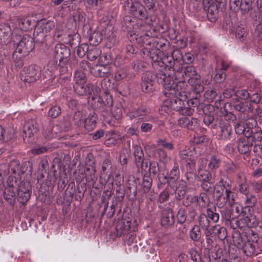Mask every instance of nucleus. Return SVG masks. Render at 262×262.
<instances>
[{
  "mask_svg": "<svg viewBox=\"0 0 262 262\" xmlns=\"http://www.w3.org/2000/svg\"><path fill=\"white\" fill-rule=\"evenodd\" d=\"M164 55V56L161 57L163 65L160 66L159 70V74L157 75L158 82L161 84L164 88L163 94L169 96L177 93V81L183 85L185 83L184 80L178 77L179 73L175 71V63L172 62L174 60L171 55H168L167 53Z\"/></svg>",
  "mask_w": 262,
  "mask_h": 262,
  "instance_id": "obj_1",
  "label": "nucleus"
},
{
  "mask_svg": "<svg viewBox=\"0 0 262 262\" xmlns=\"http://www.w3.org/2000/svg\"><path fill=\"white\" fill-rule=\"evenodd\" d=\"M136 41L139 44H147L155 48H157L162 54H165L170 49V43L164 38H152L147 34L139 36L138 34H134Z\"/></svg>",
  "mask_w": 262,
  "mask_h": 262,
  "instance_id": "obj_2",
  "label": "nucleus"
},
{
  "mask_svg": "<svg viewBox=\"0 0 262 262\" xmlns=\"http://www.w3.org/2000/svg\"><path fill=\"white\" fill-rule=\"evenodd\" d=\"M140 45L143 46V54L151 60L152 67L155 70L159 71L160 66L163 65V62L161 60L162 53L157 48L149 46V45Z\"/></svg>",
  "mask_w": 262,
  "mask_h": 262,
  "instance_id": "obj_3",
  "label": "nucleus"
},
{
  "mask_svg": "<svg viewBox=\"0 0 262 262\" xmlns=\"http://www.w3.org/2000/svg\"><path fill=\"white\" fill-rule=\"evenodd\" d=\"M20 76L25 82L32 83L38 80L41 76L40 67L35 64L25 67L21 71Z\"/></svg>",
  "mask_w": 262,
  "mask_h": 262,
  "instance_id": "obj_4",
  "label": "nucleus"
},
{
  "mask_svg": "<svg viewBox=\"0 0 262 262\" xmlns=\"http://www.w3.org/2000/svg\"><path fill=\"white\" fill-rule=\"evenodd\" d=\"M242 249L247 256L257 255L262 251V249L258 246L257 237L252 235L250 236Z\"/></svg>",
  "mask_w": 262,
  "mask_h": 262,
  "instance_id": "obj_5",
  "label": "nucleus"
},
{
  "mask_svg": "<svg viewBox=\"0 0 262 262\" xmlns=\"http://www.w3.org/2000/svg\"><path fill=\"white\" fill-rule=\"evenodd\" d=\"M112 163L110 160L105 159L104 160L102 166V171L100 176V181L101 184H108L113 185L114 182V178L111 172Z\"/></svg>",
  "mask_w": 262,
  "mask_h": 262,
  "instance_id": "obj_6",
  "label": "nucleus"
},
{
  "mask_svg": "<svg viewBox=\"0 0 262 262\" xmlns=\"http://www.w3.org/2000/svg\"><path fill=\"white\" fill-rule=\"evenodd\" d=\"M17 44L16 51L23 54L24 56L28 55L34 48L33 38L27 35L23 36L21 40L17 42Z\"/></svg>",
  "mask_w": 262,
  "mask_h": 262,
  "instance_id": "obj_7",
  "label": "nucleus"
},
{
  "mask_svg": "<svg viewBox=\"0 0 262 262\" xmlns=\"http://www.w3.org/2000/svg\"><path fill=\"white\" fill-rule=\"evenodd\" d=\"M212 3H209L208 6H204V9L207 11V14L215 15L219 11L224 12L227 6V0H212Z\"/></svg>",
  "mask_w": 262,
  "mask_h": 262,
  "instance_id": "obj_8",
  "label": "nucleus"
},
{
  "mask_svg": "<svg viewBox=\"0 0 262 262\" xmlns=\"http://www.w3.org/2000/svg\"><path fill=\"white\" fill-rule=\"evenodd\" d=\"M220 217L219 214L214 212L212 209L209 208L207 210V215L202 214L199 217V223L200 227L203 230L209 226L210 221L209 219L211 220L213 222L216 223L219 221Z\"/></svg>",
  "mask_w": 262,
  "mask_h": 262,
  "instance_id": "obj_9",
  "label": "nucleus"
},
{
  "mask_svg": "<svg viewBox=\"0 0 262 262\" xmlns=\"http://www.w3.org/2000/svg\"><path fill=\"white\" fill-rule=\"evenodd\" d=\"M236 196V193L231 190H225V194L217 197L216 205L219 208H223L228 203L229 206H232L235 203Z\"/></svg>",
  "mask_w": 262,
  "mask_h": 262,
  "instance_id": "obj_10",
  "label": "nucleus"
},
{
  "mask_svg": "<svg viewBox=\"0 0 262 262\" xmlns=\"http://www.w3.org/2000/svg\"><path fill=\"white\" fill-rule=\"evenodd\" d=\"M134 155L137 166L146 171L148 168V161L144 159L143 151L141 146L137 145L134 146Z\"/></svg>",
  "mask_w": 262,
  "mask_h": 262,
  "instance_id": "obj_11",
  "label": "nucleus"
},
{
  "mask_svg": "<svg viewBox=\"0 0 262 262\" xmlns=\"http://www.w3.org/2000/svg\"><path fill=\"white\" fill-rule=\"evenodd\" d=\"M250 141L247 138H241L237 142V148L238 151L244 155V159L249 161L250 158V147L252 143H250Z\"/></svg>",
  "mask_w": 262,
  "mask_h": 262,
  "instance_id": "obj_12",
  "label": "nucleus"
},
{
  "mask_svg": "<svg viewBox=\"0 0 262 262\" xmlns=\"http://www.w3.org/2000/svg\"><path fill=\"white\" fill-rule=\"evenodd\" d=\"M112 72L111 67L108 64L95 65L91 69V73L98 77H108Z\"/></svg>",
  "mask_w": 262,
  "mask_h": 262,
  "instance_id": "obj_13",
  "label": "nucleus"
},
{
  "mask_svg": "<svg viewBox=\"0 0 262 262\" xmlns=\"http://www.w3.org/2000/svg\"><path fill=\"white\" fill-rule=\"evenodd\" d=\"M71 52L70 49L64 45L57 44L55 48V57L57 60L64 62L67 61L70 57Z\"/></svg>",
  "mask_w": 262,
  "mask_h": 262,
  "instance_id": "obj_14",
  "label": "nucleus"
},
{
  "mask_svg": "<svg viewBox=\"0 0 262 262\" xmlns=\"http://www.w3.org/2000/svg\"><path fill=\"white\" fill-rule=\"evenodd\" d=\"M232 135V128L230 124L225 123L220 124L217 134L219 139L228 141L231 139Z\"/></svg>",
  "mask_w": 262,
  "mask_h": 262,
  "instance_id": "obj_15",
  "label": "nucleus"
},
{
  "mask_svg": "<svg viewBox=\"0 0 262 262\" xmlns=\"http://www.w3.org/2000/svg\"><path fill=\"white\" fill-rule=\"evenodd\" d=\"M38 130V126L37 122L34 120H28L24 125V133L25 134L24 140L26 138H31Z\"/></svg>",
  "mask_w": 262,
  "mask_h": 262,
  "instance_id": "obj_16",
  "label": "nucleus"
},
{
  "mask_svg": "<svg viewBox=\"0 0 262 262\" xmlns=\"http://www.w3.org/2000/svg\"><path fill=\"white\" fill-rule=\"evenodd\" d=\"M148 108L145 107H140L137 110L129 113V117L131 119L139 117L143 121H151L154 117L151 116H146L149 113Z\"/></svg>",
  "mask_w": 262,
  "mask_h": 262,
  "instance_id": "obj_17",
  "label": "nucleus"
},
{
  "mask_svg": "<svg viewBox=\"0 0 262 262\" xmlns=\"http://www.w3.org/2000/svg\"><path fill=\"white\" fill-rule=\"evenodd\" d=\"M182 84H180L177 81V86L176 87L177 93L175 95L171 96H166L167 97H172L171 99H170V105L171 108L177 111H179L181 110V108H182V106L185 105L184 102L180 98L177 97L178 95H180L181 92H179V86H181Z\"/></svg>",
  "mask_w": 262,
  "mask_h": 262,
  "instance_id": "obj_18",
  "label": "nucleus"
},
{
  "mask_svg": "<svg viewBox=\"0 0 262 262\" xmlns=\"http://www.w3.org/2000/svg\"><path fill=\"white\" fill-rule=\"evenodd\" d=\"M180 176V171L178 164L175 163L169 173L168 177H164V182H167L171 186L179 180Z\"/></svg>",
  "mask_w": 262,
  "mask_h": 262,
  "instance_id": "obj_19",
  "label": "nucleus"
},
{
  "mask_svg": "<svg viewBox=\"0 0 262 262\" xmlns=\"http://www.w3.org/2000/svg\"><path fill=\"white\" fill-rule=\"evenodd\" d=\"M174 214L170 209H165L162 211L161 224L165 228L171 226L174 224Z\"/></svg>",
  "mask_w": 262,
  "mask_h": 262,
  "instance_id": "obj_20",
  "label": "nucleus"
},
{
  "mask_svg": "<svg viewBox=\"0 0 262 262\" xmlns=\"http://www.w3.org/2000/svg\"><path fill=\"white\" fill-rule=\"evenodd\" d=\"M12 33L10 27L5 24L0 25V40L4 43H8L11 41Z\"/></svg>",
  "mask_w": 262,
  "mask_h": 262,
  "instance_id": "obj_21",
  "label": "nucleus"
},
{
  "mask_svg": "<svg viewBox=\"0 0 262 262\" xmlns=\"http://www.w3.org/2000/svg\"><path fill=\"white\" fill-rule=\"evenodd\" d=\"M170 55L172 58H173L174 61L172 62L174 64L175 63V71H177V73H181L183 70V55L182 52L180 50L176 49L170 52Z\"/></svg>",
  "mask_w": 262,
  "mask_h": 262,
  "instance_id": "obj_22",
  "label": "nucleus"
},
{
  "mask_svg": "<svg viewBox=\"0 0 262 262\" xmlns=\"http://www.w3.org/2000/svg\"><path fill=\"white\" fill-rule=\"evenodd\" d=\"M98 102L101 104L100 110L103 112H108L111 111V107L113 105L112 96L106 93L103 98L99 97Z\"/></svg>",
  "mask_w": 262,
  "mask_h": 262,
  "instance_id": "obj_23",
  "label": "nucleus"
},
{
  "mask_svg": "<svg viewBox=\"0 0 262 262\" xmlns=\"http://www.w3.org/2000/svg\"><path fill=\"white\" fill-rule=\"evenodd\" d=\"M251 235L245 233L242 234L239 232H235L233 235V241L234 244L239 249H242L247 241Z\"/></svg>",
  "mask_w": 262,
  "mask_h": 262,
  "instance_id": "obj_24",
  "label": "nucleus"
},
{
  "mask_svg": "<svg viewBox=\"0 0 262 262\" xmlns=\"http://www.w3.org/2000/svg\"><path fill=\"white\" fill-rule=\"evenodd\" d=\"M58 130L57 126H53L52 124L50 123L44 128L42 135L46 139L50 140L57 137Z\"/></svg>",
  "mask_w": 262,
  "mask_h": 262,
  "instance_id": "obj_25",
  "label": "nucleus"
},
{
  "mask_svg": "<svg viewBox=\"0 0 262 262\" xmlns=\"http://www.w3.org/2000/svg\"><path fill=\"white\" fill-rule=\"evenodd\" d=\"M190 202L201 207H205L209 202V198L205 193H200L199 196H193L190 198Z\"/></svg>",
  "mask_w": 262,
  "mask_h": 262,
  "instance_id": "obj_26",
  "label": "nucleus"
},
{
  "mask_svg": "<svg viewBox=\"0 0 262 262\" xmlns=\"http://www.w3.org/2000/svg\"><path fill=\"white\" fill-rule=\"evenodd\" d=\"M188 83L191 85L193 91L196 93L202 92L204 90V86L202 83L200 75L188 79Z\"/></svg>",
  "mask_w": 262,
  "mask_h": 262,
  "instance_id": "obj_27",
  "label": "nucleus"
},
{
  "mask_svg": "<svg viewBox=\"0 0 262 262\" xmlns=\"http://www.w3.org/2000/svg\"><path fill=\"white\" fill-rule=\"evenodd\" d=\"M93 85L89 83L86 85L84 84H75L74 86L75 92L80 96H84L91 94L93 91Z\"/></svg>",
  "mask_w": 262,
  "mask_h": 262,
  "instance_id": "obj_28",
  "label": "nucleus"
},
{
  "mask_svg": "<svg viewBox=\"0 0 262 262\" xmlns=\"http://www.w3.org/2000/svg\"><path fill=\"white\" fill-rule=\"evenodd\" d=\"M90 164H88V161H86V167L85 169V173L86 179L88 181H94L95 178L96 169L95 162L93 161L89 160Z\"/></svg>",
  "mask_w": 262,
  "mask_h": 262,
  "instance_id": "obj_29",
  "label": "nucleus"
},
{
  "mask_svg": "<svg viewBox=\"0 0 262 262\" xmlns=\"http://www.w3.org/2000/svg\"><path fill=\"white\" fill-rule=\"evenodd\" d=\"M14 136V130L12 128H4L0 126V141L8 142Z\"/></svg>",
  "mask_w": 262,
  "mask_h": 262,
  "instance_id": "obj_30",
  "label": "nucleus"
},
{
  "mask_svg": "<svg viewBox=\"0 0 262 262\" xmlns=\"http://www.w3.org/2000/svg\"><path fill=\"white\" fill-rule=\"evenodd\" d=\"M230 206L231 207L232 210V219L233 220V221H234V223H232L231 224V228L233 229H236L239 227V221L237 220V219L240 215L242 207L239 205L235 204V203L233 205Z\"/></svg>",
  "mask_w": 262,
  "mask_h": 262,
  "instance_id": "obj_31",
  "label": "nucleus"
},
{
  "mask_svg": "<svg viewBox=\"0 0 262 262\" xmlns=\"http://www.w3.org/2000/svg\"><path fill=\"white\" fill-rule=\"evenodd\" d=\"M36 27L40 28V30L45 31L47 33L54 27V23L53 21L48 20L43 18L39 21H37Z\"/></svg>",
  "mask_w": 262,
  "mask_h": 262,
  "instance_id": "obj_32",
  "label": "nucleus"
},
{
  "mask_svg": "<svg viewBox=\"0 0 262 262\" xmlns=\"http://www.w3.org/2000/svg\"><path fill=\"white\" fill-rule=\"evenodd\" d=\"M97 117L95 113H90L84 120V127L89 130L93 129L96 126Z\"/></svg>",
  "mask_w": 262,
  "mask_h": 262,
  "instance_id": "obj_33",
  "label": "nucleus"
},
{
  "mask_svg": "<svg viewBox=\"0 0 262 262\" xmlns=\"http://www.w3.org/2000/svg\"><path fill=\"white\" fill-rule=\"evenodd\" d=\"M8 174L11 172L12 174H18L19 176L24 173V171H20V163L17 160L11 161L9 164V166H8Z\"/></svg>",
  "mask_w": 262,
  "mask_h": 262,
  "instance_id": "obj_34",
  "label": "nucleus"
},
{
  "mask_svg": "<svg viewBox=\"0 0 262 262\" xmlns=\"http://www.w3.org/2000/svg\"><path fill=\"white\" fill-rule=\"evenodd\" d=\"M47 35V33L40 30V28L35 27L33 33V39L36 42L39 43H43Z\"/></svg>",
  "mask_w": 262,
  "mask_h": 262,
  "instance_id": "obj_35",
  "label": "nucleus"
},
{
  "mask_svg": "<svg viewBox=\"0 0 262 262\" xmlns=\"http://www.w3.org/2000/svg\"><path fill=\"white\" fill-rule=\"evenodd\" d=\"M186 182L181 180L179 182V185L176 189L175 198L177 200L182 199L186 193Z\"/></svg>",
  "mask_w": 262,
  "mask_h": 262,
  "instance_id": "obj_36",
  "label": "nucleus"
},
{
  "mask_svg": "<svg viewBox=\"0 0 262 262\" xmlns=\"http://www.w3.org/2000/svg\"><path fill=\"white\" fill-rule=\"evenodd\" d=\"M244 124L246 128V136H250V134L252 133V130L254 128H257V121L252 117H250L246 119Z\"/></svg>",
  "mask_w": 262,
  "mask_h": 262,
  "instance_id": "obj_37",
  "label": "nucleus"
},
{
  "mask_svg": "<svg viewBox=\"0 0 262 262\" xmlns=\"http://www.w3.org/2000/svg\"><path fill=\"white\" fill-rule=\"evenodd\" d=\"M246 137L251 142L260 141L262 140V130L260 128L257 127L252 130V133L250 136H246Z\"/></svg>",
  "mask_w": 262,
  "mask_h": 262,
  "instance_id": "obj_38",
  "label": "nucleus"
},
{
  "mask_svg": "<svg viewBox=\"0 0 262 262\" xmlns=\"http://www.w3.org/2000/svg\"><path fill=\"white\" fill-rule=\"evenodd\" d=\"M202 236L200 226L194 225L189 231V237L190 239L194 242L199 241Z\"/></svg>",
  "mask_w": 262,
  "mask_h": 262,
  "instance_id": "obj_39",
  "label": "nucleus"
},
{
  "mask_svg": "<svg viewBox=\"0 0 262 262\" xmlns=\"http://www.w3.org/2000/svg\"><path fill=\"white\" fill-rule=\"evenodd\" d=\"M159 74V73L155 74L151 71H147L142 77V80L141 83H155V79L157 78V80H158L157 75Z\"/></svg>",
  "mask_w": 262,
  "mask_h": 262,
  "instance_id": "obj_40",
  "label": "nucleus"
},
{
  "mask_svg": "<svg viewBox=\"0 0 262 262\" xmlns=\"http://www.w3.org/2000/svg\"><path fill=\"white\" fill-rule=\"evenodd\" d=\"M102 38V34L100 31H94L89 36L90 43L96 46L101 42Z\"/></svg>",
  "mask_w": 262,
  "mask_h": 262,
  "instance_id": "obj_41",
  "label": "nucleus"
},
{
  "mask_svg": "<svg viewBox=\"0 0 262 262\" xmlns=\"http://www.w3.org/2000/svg\"><path fill=\"white\" fill-rule=\"evenodd\" d=\"M220 210L222 217L227 222L229 223L230 227H231L232 223H234L232 219V210L231 209H228L226 207L221 208Z\"/></svg>",
  "mask_w": 262,
  "mask_h": 262,
  "instance_id": "obj_42",
  "label": "nucleus"
},
{
  "mask_svg": "<svg viewBox=\"0 0 262 262\" xmlns=\"http://www.w3.org/2000/svg\"><path fill=\"white\" fill-rule=\"evenodd\" d=\"M215 232L214 236H217L221 241L224 240L227 236V231L225 228L219 225H214Z\"/></svg>",
  "mask_w": 262,
  "mask_h": 262,
  "instance_id": "obj_43",
  "label": "nucleus"
},
{
  "mask_svg": "<svg viewBox=\"0 0 262 262\" xmlns=\"http://www.w3.org/2000/svg\"><path fill=\"white\" fill-rule=\"evenodd\" d=\"M196 75H199V74L196 72L195 68L192 66H188L185 68L184 74L182 76L184 79L185 76L188 77V79H191L196 77Z\"/></svg>",
  "mask_w": 262,
  "mask_h": 262,
  "instance_id": "obj_44",
  "label": "nucleus"
},
{
  "mask_svg": "<svg viewBox=\"0 0 262 262\" xmlns=\"http://www.w3.org/2000/svg\"><path fill=\"white\" fill-rule=\"evenodd\" d=\"M221 163V159L216 156H212L208 164V168L213 170L218 168Z\"/></svg>",
  "mask_w": 262,
  "mask_h": 262,
  "instance_id": "obj_45",
  "label": "nucleus"
},
{
  "mask_svg": "<svg viewBox=\"0 0 262 262\" xmlns=\"http://www.w3.org/2000/svg\"><path fill=\"white\" fill-rule=\"evenodd\" d=\"M246 35L247 32L245 25L241 24V25L238 26L236 28L235 37L241 41H243L245 39Z\"/></svg>",
  "mask_w": 262,
  "mask_h": 262,
  "instance_id": "obj_46",
  "label": "nucleus"
},
{
  "mask_svg": "<svg viewBox=\"0 0 262 262\" xmlns=\"http://www.w3.org/2000/svg\"><path fill=\"white\" fill-rule=\"evenodd\" d=\"M13 188L14 187H12L7 186L4 191V198L6 200L9 201L10 203H12L15 198V193Z\"/></svg>",
  "mask_w": 262,
  "mask_h": 262,
  "instance_id": "obj_47",
  "label": "nucleus"
},
{
  "mask_svg": "<svg viewBox=\"0 0 262 262\" xmlns=\"http://www.w3.org/2000/svg\"><path fill=\"white\" fill-rule=\"evenodd\" d=\"M25 56L23 55V54H20L16 51L14 52L12 57L14 66L16 68H19L23 66L24 62L22 58Z\"/></svg>",
  "mask_w": 262,
  "mask_h": 262,
  "instance_id": "obj_48",
  "label": "nucleus"
},
{
  "mask_svg": "<svg viewBox=\"0 0 262 262\" xmlns=\"http://www.w3.org/2000/svg\"><path fill=\"white\" fill-rule=\"evenodd\" d=\"M32 22L29 19V17H21L19 20V28L24 31H27L31 28V26H34V25H32Z\"/></svg>",
  "mask_w": 262,
  "mask_h": 262,
  "instance_id": "obj_49",
  "label": "nucleus"
},
{
  "mask_svg": "<svg viewBox=\"0 0 262 262\" xmlns=\"http://www.w3.org/2000/svg\"><path fill=\"white\" fill-rule=\"evenodd\" d=\"M75 84H85L86 82L85 73L80 71H76L74 74Z\"/></svg>",
  "mask_w": 262,
  "mask_h": 262,
  "instance_id": "obj_50",
  "label": "nucleus"
},
{
  "mask_svg": "<svg viewBox=\"0 0 262 262\" xmlns=\"http://www.w3.org/2000/svg\"><path fill=\"white\" fill-rule=\"evenodd\" d=\"M156 152L158 155L159 160L164 163H167L170 159V158L168 156L166 152L162 148H157L156 150Z\"/></svg>",
  "mask_w": 262,
  "mask_h": 262,
  "instance_id": "obj_51",
  "label": "nucleus"
},
{
  "mask_svg": "<svg viewBox=\"0 0 262 262\" xmlns=\"http://www.w3.org/2000/svg\"><path fill=\"white\" fill-rule=\"evenodd\" d=\"M201 187L204 191L209 193H212L214 190V184L211 180L202 182Z\"/></svg>",
  "mask_w": 262,
  "mask_h": 262,
  "instance_id": "obj_52",
  "label": "nucleus"
},
{
  "mask_svg": "<svg viewBox=\"0 0 262 262\" xmlns=\"http://www.w3.org/2000/svg\"><path fill=\"white\" fill-rule=\"evenodd\" d=\"M235 132L236 134L241 135L243 134L246 137V129L244 123L242 121H239L234 125Z\"/></svg>",
  "mask_w": 262,
  "mask_h": 262,
  "instance_id": "obj_53",
  "label": "nucleus"
},
{
  "mask_svg": "<svg viewBox=\"0 0 262 262\" xmlns=\"http://www.w3.org/2000/svg\"><path fill=\"white\" fill-rule=\"evenodd\" d=\"M31 192L17 191L18 201L21 204H25L30 198Z\"/></svg>",
  "mask_w": 262,
  "mask_h": 262,
  "instance_id": "obj_54",
  "label": "nucleus"
},
{
  "mask_svg": "<svg viewBox=\"0 0 262 262\" xmlns=\"http://www.w3.org/2000/svg\"><path fill=\"white\" fill-rule=\"evenodd\" d=\"M219 184L220 186H223L225 190H231L232 181L228 177L225 176L221 179Z\"/></svg>",
  "mask_w": 262,
  "mask_h": 262,
  "instance_id": "obj_55",
  "label": "nucleus"
},
{
  "mask_svg": "<svg viewBox=\"0 0 262 262\" xmlns=\"http://www.w3.org/2000/svg\"><path fill=\"white\" fill-rule=\"evenodd\" d=\"M101 51L96 48H93L88 51L87 57L90 60H94L96 59L100 55Z\"/></svg>",
  "mask_w": 262,
  "mask_h": 262,
  "instance_id": "obj_56",
  "label": "nucleus"
},
{
  "mask_svg": "<svg viewBox=\"0 0 262 262\" xmlns=\"http://www.w3.org/2000/svg\"><path fill=\"white\" fill-rule=\"evenodd\" d=\"M198 177L200 181L202 182L211 180L212 176L211 173L207 170H202L199 171Z\"/></svg>",
  "mask_w": 262,
  "mask_h": 262,
  "instance_id": "obj_57",
  "label": "nucleus"
},
{
  "mask_svg": "<svg viewBox=\"0 0 262 262\" xmlns=\"http://www.w3.org/2000/svg\"><path fill=\"white\" fill-rule=\"evenodd\" d=\"M142 185L144 191L148 192L151 187L152 179L149 176H144L143 178Z\"/></svg>",
  "mask_w": 262,
  "mask_h": 262,
  "instance_id": "obj_58",
  "label": "nucleus"
},
{
  "mask_svg": "<svg viewBox=\"0 0 262 262\" xmlns=\"http://www.w3.org/2000/svg\"><path fill=\"white\" fill-rule=\"evenodd\" d=\"M226 78L225 72L222 70H218L214 75V80L216 82L222 83L223 82Z\"/></svg>",
  "mask_w": 262,
  "mask_h": 262,
  "instance_id": "obj_59",
  "label": "nucleus"
},
{
  "mask_svg": "<svg viewBox=\"0 0 262 262\" xmlns=\"http://www.w3.org/2000/svg\"><path fill=\"white\" fill-rule=\"evenodd\" d=\"M89 51L88 45L86 43H82L79 46L77 49V54L79 57H83Z\"/></svg>",
  "mask_w": 262,
  "mask_h": 262,
  "instance_id": "obj_60",
  "label": "nucleus"
},
{
  "mask_svg": "<svg viewBox=\"0 0 262 262\" xmlns=\"http://www.w3.org/2000/svg\"><path fill=\"white\" fill-rule=\"evenodd\" d=\"M31 187L29 182L22 181L18 185L17 191L31 192Z\"/></svg>",
  "mask_w": 262,
  "mask_h": 262,
  "instance_id": "obj_61",
  "label": "nucleus"
},
{
  "mask_svg": "<svg viewBox=\"0 0 262 262\" xmlns=\"http://www.w3.org/2000/svg\"><path fill=\"white\" fill-rule=\"evenodd\" d=\"M158 146H162L168 150H172L174 149V147L171 142H168L165 139H159L157 142Z\"/></svg>",
  "mask_w": 262,
  "mask_h": 262,
  "instance_id": "obj_62",
  "label": "nucleus"
},
{
  "mask_svg": "<svg viewBox=\"0 0 262 262\" xmlns=\"http://www.w3.org/2000/svg\"><path fill=\"white\" fill-rule=\"evenodd\" d=\"M235 95L239 98L246 100L250 97V94L246 90L241 89L235 92Z\"/></svg>",
  "mask_w": 262,
  "mask_h": 262,
  "instance_id": "obj_63",
  "label": "nucleus"
},
{
  "mask_svg": "<svg viewBox=\"0 0 262 262\" xmlns=\"http://www.w3.org/2000/svg\"><path fill=\"white\" fill-rule=\"evenodd\" d=\"M186 167L187 171L189 172L190 173H194V171L195 170V161L193 159H189L188 160H186Z\"/></svg>",
  "mask_w": 262,
  "mask_h": 262,
  "instance_id": "obj_64",
  "label": "nucleus"
}]
</instances>
